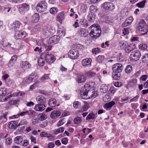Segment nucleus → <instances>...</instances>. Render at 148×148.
<instances>
[{"instance_id":"17","label":"nucleus","mask_w":148,"mask_h":148,"mask_svg":"<svg viewBox=\"0 0 148 148\" xmlns=\"http://www.w3.org/2000/svg\"><path fill=\"white\" fill-rule=\"evenodd\" d=\"M91 62L92 60L90 58H86L82 61V63L84 66L90 67L91 66Z\"/></svg>"},{"instance_id":"52","label":"nucleus","mask_w":148,"mask_h":148,"mask_svg":"<svg viewBox=\"0 0 148 148\" xmlns=\"http://www.w3.org/2000/svg\"><path fill=\"white\" fill-rule=\"evenodd\" d=\"M27 122L26 119H23L22 120L20 123L18 124V126H19L20 125H26L27 124Z\"/></svg>"},{"instance_id":"2","label":"nucleus","mask_w":148,"mask_h":148,"mask_svg":"<svg viewBox=\"0 0 148 148\" xmlns=\"http://www.w3.org/2000/svg\"><path fill=\"white\" fill-rule=\"evenodd\" d=\"M89 29H91L89 35L91 38L96 39L100 36L101 30L99 27L98 24L92 25Z\"/></svg>"},{"instance_id":"25","label":"nucleus","mask_w":148,"mask_h":148,"mask_svg":"<svg viewBox=\"0 0 148 148\" xmlns=\"http://www.w3.org/2000/svg\"><path fill=\"white\" fill-rule=\"evenodd\" d=\"M97 116V113H96L94 114L93 112L90 113L87 116L86 118V120H90V119H94Z\"/></svg>"},{"instance_id":"53","label":"nucleus","mask_w":148,"mask_h":148,"mask_svg":"<svg viewBox=\"0 0 148 148\" xmlns=\"http://www.w3.org/2000/svg\"><path fill=\"white\" fill-rule=\"evenodd\" d=\"M147 47V45L145 44H141L139 46V48L142 50L146 49Z\"/></svg>"},{"instance_id":"38","label":"nucleus","mask_w":148,"mask_h":148,"mask_svg":"<svg viewBox=\"0 0 148 148\" xmlns=\"http://www.w3.org/2000/svg\"><path fill=\"white\" fill-rule=\"evenodd\" d=\"M6 93V90L5 88H0V95H1L3 97L5 96Z\"/></svg>"},{"instance_id":"49","label":"nucleus","mask_w":148,"mask_h":148,"mask_svg":"<svg viewBox=\"0 0 148 148\" xmlns=\"http://www.w3.org/2000/svg\"><path fill=\"white\" fill-rule=\"evenodd\" d=\"M132 67L130 65L127 66L125 69V72L127 73H130L132 71Z\"/></svg>"},{"instance_id":"20","label":"nucleus","mask_w":148,"mask_h":148,"mask_svg":"<svg viewBox=\"0 0 148 148\" xmlns=\"http://www.w3.org/2000/svg\"><path fill=\"white\" fill-rule=\"evenodd\" d=\"M46 106L44 104H38L36 105L34 107L36 110L38 111H42L44 110Z\"/></svg>"},{"instance_id":"7","label":"nucleus","mask_w":148,"mask_h":148,"mask_svg":"<svg viewBox=\"0 0 148 148\" xmlns=\"http://www.w3.org/2000/svg\"><path fill=\"white\" fill-rule=\"evenodd\" d=\"M26 36L25 32L23 31H17L15 32L14 37L16 39H21L25 38Z\"/></svg>"},{"instance_id":"4","label":"nucleus","mask_w":148,"mask_h":148,"mask_svg":"<svg viewBox=\"0 0 148 148\" xmlns=\"http://www.w3.org/2000/svg\"><path fill=\"white\" fill-rule=\"evenodd\" d=\"M47 7V4L46 2L45 1H42L38 3L36 6V9L38 12H41L45 11Z\"/></svg>"},{"instance_id":"54","label":"nucleus","mask_w":148,"mask_h":148,"mask_svg":"<svg viewBox=\"0 0 148 148\" xmlns=\"http://www.w3.org/2000/svg\"><path fill=\"white\" fill-rule=\"evenodd\" d=\"M34 75V73H32L30 75H29L28 79L29 81L31 82H32L33 81L35 77Z\"/></svg>"},{"instance_id":"48","label":"nucleus","mask_w":148,"mask_h":148,"mask_svg":"<svg viewBox=\"0 0 148 148\" xmlns=\"http://www.w3.org/2000/svg\"><path fill=\"white\" fill-rule=\"evenodd\" d=\"M11 8L9 7H0V10L3 11L5 12H8L10 11Z\"/></svg>"},{"instance_id":"19","label":"nucleus","mask_w":148,"mask_h":148,"mask_svg":"<svg viewBox=\"0 0 148 148\" xmlns=\"http://www.w3.org/2000/svg\"><path fill=\"white\" fill-rule=\"evenodd\" d=\"M85 75H81L78 76L77 77L76 81L78 83H83L84 82L86 78Z\"/></svg>"},{"instance_id":"58","label":"nucleus","mask_w":148,"mask_h":148,"mask_svg":"<svg viewBox=\"0 0 148 148\" xmlns=\"http://www.w3.org/2000/svg\"><path fill=\"white\" fill-rule=\"evenodd\" d=\"M18 102V100H12L9 101L8 103L10 105L16 104Z\"/></svg>"},{"instance_id":"55","label":"nucleus","mask_w":148,"mask_h":148,"mask_svg":"<svg viewBox=\"0 0 148 148\" xmlns=\"http://www.w3.org/2000/svg\"><path fill=\"white\" fill-rule=\"evenodd\" d=\"M100 50L98 48H94L92 49V53H93L96 54L97 53H99Z\"/></svg>"},{"instance_id":"30","label":"nucleus","mask_w":148,"mask_h":148,"mask_svg":"<svg viewBox=\"0 0 148 148\" xmlns=\"http://www.w3.org/2000/svg\"><path fill=\"white\" fill-rule=\"evenodd\" d=\"M20 23L19 21H16L14 22L12 25V28L15 29L16 28H18L20 25Z\"/></svg>"},{"instance_id":"36","label":"nucleus","mask_w":148,"mask_h":148,"mask_svg":"<svg viewBox=\"0 0 148 148\" xmlns=\"http://www.w3.org/2000/svg\"><path fill=\"white\" fill-rule=\"evenodd\" d=\"M89 10L91 12V13H94L97 11L98 9L96 6L92 5L90 6Z\"/></svg>"},{"instance_id":"14","label":"nucleus","mask_w":148,"mask_h":148,"mask_svg":"<svg viewBox=\"0 0 148 148\" xmlns=\"http://www.w3.org/2000/svg\"><path fill=\"white\" fill-rule=\"evenodd\" d=\"M53 30L49 27H45L43 29V33L45 36H48L52 34Z\"/></svg>"},{"instance_id":"42","label":"nucleus","mask_w":148,"mask_h":148,"mask_svg":"<svg viewBox=\"0 0 148 148\" xmlns=\"http://www.w3.org/2000/svg\"><path fill=\"white\" fill-rule=\"evenodd\" d=\"M32 17L34 22L36 23L37 22L39 19V16L38 14L35 13L32 16Z\"/></svg>"},{"instance_id":"29","label":"nucleus","mask_w":148,"mask_h":148,"mask_svg":"<svg viewBox=\"0 0 148 148\" xmlns=\"http://www.w3.org/2000/svg\"><path fill=\"white\" fill-rule=\"evenodd\" d=\"M50 44H47L44 45V47L45 48V54H46L47 53H49L48 52V51H50L51 50L52 48L51 45H49Z\"/></svg>"},{"instance_id":"24","label":"nucleus","mask_w":148,"mask_h":148,"mask_svg":"<svg viewBox=\"0 0 148 148\" xmlns=\"http://www.w3.org/2000/svg\"><path fill=\"white\" fill-rule=\"evenodd\" d=\"M65 12H60L58 15L57 19L59 22L64 19L65 18Z\"/></svg>"},{"instance_id":"33","label":"nucleus","mask_w":148,"mask_h":148,"mask_svg":"<svg viewBox=\"0 0 148 148\" xmlns=\"http://www.w3.org/2000/svg\"><path fill=\"white\" fill-rule=\"evenodd\" d=\"M48 104L49 106L53 107L56 106V100L54 99H51L49 101Z\"/></svg>"},{"instance_id":"63","label":"nucleus","mask_w":148,"mask_h":148,"mask_svg":"<svg viewBox=\"0 0 148 148\" xmlns=\"http://www.w3.org/2000/svg\"><path fill=\"white\" fill-rule=\"evenodd\" d=\"M6 115L3 114L0 117V119L1 120H3V121L4 122H5L6 121Z\"/></svg>"},{"instance_id":"62","label":"nucleus","mask_w":148,"mask_h":148,"mask_svg":"<svg viewBox=\"0 0 148 148\" xmlns=\"http://www.w3.org/2000/svg\"><path fill=\"white\" fill-rule=\"evenodd\" d=\"M131 23L130 22L126 20L125 22L122 25L123 26H127L131 24Z\"/></svg>"},{"instance_id":"61","label":"nucleus","mask_w":148,"mask_h":148,"mask_svg":"<svg viewBox=\"0 0 148 148\" xmlns=\"http://www.w3.org/2000/svg\"><path fill=\"white\" fill-rule=\"evenodd\" d=\"M114 74H113L112 76L113 78L116 80H118L120 79V75L118 74H115L113 76Z\"/></svg>"},{"instance_id":"28","label":"nucleus","mask_w":148,"mask_h":148,"mask_svg":"<svg viewBox=\"0 0 148 148\" xmlns=\"http://www.w3.org/2000/svg\"><path fill=\"white\" fill-rule=\"evenodd\" d=\"M95 13H90L88 15V20L90 22L93 21L95 20Z\"/></svg>"},{"instance_id":"56","label":"nucleus","mask_w":148,"mask_h":148,"mask_svg":"<svg viewBox=\"0 0 148 148\" xmlns=\"http://www.w3.org/2000/svg\"><path fill=\"white\" fill-rule=\"evenodd\" d=\"M12 139L10 138H7L5 141V143L7 145H9L12 142Z\"/></svg>"},{"instance_id":"40","label":"nucleus","mask_w":148,"mask_h":148,"mask_svg":"<svg viewBox=\"0 0 148 148\" xmlns=\"http://www.w3.org/2000/svg\"><path fill=\"white\" fill-rule=\"evenodd\" d=\"M39 65L40 66H42L44 65L45 63V60L43 58L41 57L39 58L38 60Z\"/></svg>"},{"instance_id":"51","label":"nucleus","mask_w":148,"mask_h":148,"mask_svg":"<svg viewBox=\"0 0 148 148\" xmlns=\"http://www.w3.org/2000/svg\"><path fill=\"white\" fill-rule=\"evenodd\" d=\"M24 95V93H23L21 92H19L17 93H14L12 95V96L14 97H23Z\"/></svg>"},{"instance_id":"44","label":"nucleus","mask_w":148,"mask_h":148,"mask_svg":"<svg viewBox=\"0 0 148 148\" xmlns=\"http://www.w3.org/2000/svg\"><path fill=\"white\" fill-rule=\"evenodd\" d=\"M82 121V118L80 117H77L75 118L74 120V123L76 124L80 123Z\"/></svg>"},{"instance_id":"32","label":"nucleus","mask_w":148,"mask_h":148,"mask_svg":"<svg viewBox=\"0 0 148 148\" xmlns=\"http://www.w3.org/2000/svg\"><path fill=\"white\" fill-rule=\"evenodd\" d=\"M88 9V7L86 4H83L80 6V10L82 13L86 12Z\"/></svg>"},{"instance_id":"57","label":"nucleus","mask_w":148,"mask_h":148,"mask_svg":"<svg viewBox=\"0 0 148 148\" xmlns=\"http://www.w3.org/2000/svg\"><path fill=\"white\" fill-rule=\"evenodd\" d=\"M26 112L27 114L29 116L34 115L35 113V111L32 110L26 111Z\"/></svg>"},{"instance_id":"23","label":"nucleus","mask_w":148,"mask_h":148,"mask_svg":"<svg viewBox=\"0 0 148 148\" xmlns=\"http://www.w3.org/2000/svg\"><path fill=\"white\" fill-rule=\"evenodd\" d=\"M17 124V123L16 121H12L8 123V127L10 129H15Z\"/></svg>"},{"instance_id":"12","label":"nucleus","mask_w":148,"mask_h":148,"mask_svg":"<svg viewBox=\"0 0 148 148\" xmlns=\"http://www.w3.org/2000/svg\"><path fill=\"white\" fill-rule=\"evenodd\" d=\"M102 7L105 9L110 11L113 10L115 8V5L112 3L105 2L102 5Z\"/></svg>"},{"instance_id":"11","label":"nucleus","mask_w":148,"mask_h":148,"mask_svg":"<svg viewBox=\"0 0 148 148\" xmlns=\"http://www.w3.org/2000/svg\"><path fill=\"white\" fill-rule=\"evenodd\" d=\"M29 6L27 4L24 3L20 5L19 8V11L21 14H23L29 9Z\"/></svg>"},{"instance_id":"35","label":"nucleus","mask_w":148,"mask_h":148,"mask_svg":"<svg viewBox=\"0 0 148 148\" xmlns=\"http://www.w3.org/2000/svg\"><path fill=\"white\" fill-rule=\"evenodd\" d=\"M115 102L113 101H111L108 103L105 104L104 107L107 109L110 108L115 104Z\"/></svg>"},{"instance_id":"3","label":"nucleus","mask_w":148,"mask_h":148,"mask_svg":"<svg viewBox=\"0 0 148 148\" xmlns=\"http://www.w3.org/2000/svg\"><path fill=\"white\" fill-rule=\"evenodd\" d=\"M138 29L139 31L143 32L142 33V34L144 35L147 34L148 32V27L146 23L144 21L142 20L139 22Z\"/></svg>"},{"instance_id":"59","label":"nucleus","mask_w":148,"mask_h":148,"mask_svg":"<svg viewBox=\"0 0 148 148\" xmlns=\"http://www.w3.org/2000/svg\"><path fill=\"white\" fill-rule=\"evenodd\" d=\"M139 95H137L133 98L131 99L130 100V102H131L133 101L136 102L137 101L139 97Z\"/></svg>"},{"instance_id":"46","label":"nucleus","mask_w":148,"mask_h":148,"mask_svg":"<svg viewBox=\"0 0 148 148\" xmlns=\"http://www.w3.org/2000/svg\"><path fill=\"white\" fill-rule=\"evenodd\" d=\"M119 45L121 48L124 49L125 50V48L127 45L126 42L124 41H121L119 43Z\"/></svg>"},{"instance_id":"41","label":"nucleus","mask_w":148,"mask_h":148,"mask_svg":"<svg viewBox=\"0 0 148 148\" xmlns=\"http://www.w3.org/2000/svg\"><path fill=\"white\" fill-rule=\"evenodd\" d=\"M38 117L40 120L43 121L47 118V116L45 113H42L39 115Z\"/></svg>"},{"instance_id":"13","label":"nucleus","mask_w":148,"mask_h":148,"mask_svg":"<svg viewBox=\"0 0 148 148\" xmlns=\"http://www.w3.org/2000/svg\"><path fill=\"white\" fill-rule=\"evenodd\" d=\"M123 68L122 65L121 64L117 63L113 66L112 69L114 72L118 73L121 72Z\"/></svg>"},{"instance_id":"26","label":"nucleus","mask_w":148,"mask_h":148,"mask_svg":"<svg viewBox=\"0 0 148 148\" xmlns=\"http://www.w3.org/2000/svg\"><path fill=\"white\" fill-rule=\"evenodd\" d=\"M108 90V86L105 84L101 85L100 87V91L101 92L104 93Z\"/></svg>"},{"instance_id":"9","label":"nucleus","mask_w":148,"mask_h":148,"mask_svg":"<svg viewBox=\"0 0 148 148\" xmlns=\"http://www.w3.org/2000/svg\"><path fill=\"white\" fill-rule=\"evenodd\" d=\"M60 39V37L59 36L55 35L49 39L47 43L51 45L55 44L59 42Z\"/></svg>"},{"instance_id":"10","label":"nucleus","mask_w":148,"mask_h":148,"mask_svg":"<svg viewBox=\"0 0 148 148\" xmlns=\"http://www.w3.org/2000/svg\"><path fill=\"white\" fill-rule=\"evenodd\" d=\"M45 55V60L49 64H50L52 63L55 61V58L54 56L51 53H46Z\"/></svg>"},{"instance_id":"64","label":"nucleus","mask_w":148,"mask_h":148,"mask_svg":"<svg viewBox=\"0 0 148 148\" xmlns=\"http://www.w3.org/2000/svg\"><path fill=\"white\" fill-rule=\"evenodd\" d=\"M58 33H59L60 35L62 36H65L66 33V32L64 30H58Z\"/></svg>"},{"instance_id":"1","label":"nucleus","mask_w":148,"mask_h":148,"mask_svg":"<svg viewBox=\"0 0 148 148\" xmlns=\"http://www.w3.org/2000/svg\"><path fill=\"white\" fill-rule=\"evenodd\" d=\"M98 92L95 91L94 87L91 86L89 84H86L84 87L80 90V95L82 97L85 99L88 97H93L95 98L99 95Z\"/></svg>"},{"instance_id":"47","label":"nucleus","mask_w":148,"mask_h":148,"mask_svg":"<svg viewBox=\"0 0 148 148\" xmlns=\"http://www.w3.org/2000/svg\"><path fill=\"white\" fill-rule=\"evenodd\" d=\"M58 10V9L56 8L52 7L50 9V12L52 14H54L57 13Z\"/></svg>"},{"instance_id":"37","label":"nucleus","mask_w":148,"mask_h":148,"mask_svg":"<svg viewBox=\"0 0 148 148\" xmlns=\"http://www.w3.org/2000/svg\"><path fill=\"white\" fill-rule=\"evenodd\" d=\"M145 0H143L137 3L136 5L139 8H143L145 6Z\"/></svg>"},{"instance_id":"21","label":"nucleus","mask_w":148,"mask_h":148,"mask_svg":"<svg viewBox=\"0 0 148 148\" xmlns=\"http://www.w3.org/2000/svg\"><path fill=\"white\" fill-rule=\"evenodd\" d=\"M61 112L58 110H55L53 111L50 115V116L52 119H55L59 117L61 114Z\"/></svg>"},{"instance_id":"22","label":"nucleus","mask_w":148,"mask_h":148,"mask_svg":"<svg viewBox=\"0 0 148 148\" xmlns=\"http://www.w3.org/2000/svg\"><path fill=\"white\" fill-rule=\"evenodd\" d=\"M136 79H133L129 81L127 84V87L131 88H134L136 86Z\"/></svg>"},{"instance_id":"16","label":"nucleus","mask_w":148,"mask_h":148,"mask_svg":"<svg viewBox=\"0 0 148 148\" xmlns=\"http://www.w3.org/2000/svg\"><path fill=\"white\" fill-rule=\"evenodd\" d=\"M22 68L24 70H26L30 68L31 65L29 62L27 61H22L20 64Z\"/></svg>"},{"instance_id":"39","label":"nucleus","mask_w":148,"mask_h":148,"mask_svg":"<svg viewBox=\"0 0 148 148\" xmlns=\"http://www.w3.org/2000/svg\"><path fill=\"white\" fill-rule=\"evenodd\" d=\"M142 62L145 63L148 62V54H145L142 58Z\"/></svg>"},{"instance_id":"27","label":"nucleus","mask_w":148,"mask_h":148,"mask_svg":"<svg viewBox=\"0 0 148 148\" xmlns=\"http://www.w3.org/2000/svg\"><path fill=\"white\" fill-rule=\"evenodd\" d=\"M96 74L95 72L89 71L85 73V75L88 78H91L94 77L96 75Z\"/></svg>"},{"instance_id":"31","label":"nucleus","mask_w":148,"mask_h":148,"mask_svg":"<svg viewBox=\"0 0 148 148\" xmlns=\"http://www.w3.org/2000/svg\"><path fill=\"white\" fill-rule=\"evenodd\" d=\"M78 33L81 36L85 37L87 34L86 30L84 28H81L78 32Z\"/></svg>"},{"instance_id":"34","label":"nucleus","mask_w":148,"mask_h":148,"mask_svg":"<svg viewBox=\"0 0 148 148\" xmlns=\"http://www.w3.org/2000/svg\"><path fill=\"white\" fill-rule=\"evenodd\" d=\"M79 23L83 26L85 27H87L89 25L88 22H86V21L84 19H81Z\"/></svg>"},{"instance_id":"50","label":"nucleus","mask_w":148,"mask_h":148,"mask_svg":"<svg viewBox=\"0 0 148 148\" xmlns=\"http://www.w3.org/2000/svg\"><path fill=\"white\" fill-rule=\"evenodd\" d=\"M74 107L76 109L80 107V103L78 101H75L73 103Z\"/></svg>"},{"instance_id":"5","label":"nucleus","mask_w":148,"mask_h":148,"mask_svg":"<svg viewBox=\"0 0 148 148\" xmlns=\"http://www.w3.org/2000/svg\"><path fill=\"white\" fill-rule=\"evenodd\" d=\"M14 141L17 144L20 145L24 147H26L29 144L28 140L25 139L23 141L22 137L20 136L16 137L14 138Z\"/></svg>"},{"instance_id":"43","label":"nucleus","mask_w":148,"mask_h":148,"mask_svg":"<svg viewBox=\"0 0 148 148\" xmlns=\"http://www.w3.org/2000/svg\"><path fill=\"white\" fill-rule=\"evenodd\" d=\"M104 56L102 55H99L97 58V61L100 63L103 62L104 60Z\"/></svg>"},{"instance_id":"6","label":"nucleus","mask_w":148,"mask_h":148,"mask_svg":"<svg viewBox=\"0 0 148 148\" xmlns=\"http://www.w3.org/2000/svg\"><path fill=\"white\" fill-rule=\"evenodd\" d=\"M141 56L140 51L136 50L132 51L130 56V59L131 61H136L138 60Z\"/></svg>"},{"instance_id":"8","label":"nucleus","mask_w":148,"mask_h":148,"mask_svg":"<svg viewBox=\"0 0 148 148\" xmlns=\"http://www.w3.org/2000/svg\"><path fill=\"white\" fill-rule=\"evenodd\" d=\"M68 55L72 59H76L79 56V52L75 49H71L68 52Z\"/></svg>"},{"instance_id":"18","label":"nucleus","mask_w":148,"mask_h":148,"mask_svg":"<svg viewBox=\"0 0 148 148\" xmlns=\"http://www.w3.org/2000/svg\"><path fill=\"white\" fill-rule=\"evenodd\" d=\"M36 100L38 104H44L46 101L45 97L43 95L38 96L36 98Z\"/></svg>"},{"instance_id":"60","label":"nucleus","mask_w":148,"mask_h":148,"mask_svg":"<svg viewBox=\"0 0 148 148\" xmlns=\"http://www.w3.org/2000/svg\"><path fill=\"white\" fill-rule=\"evenodd\" d=\"M49 74H45L41 78V79L42 80L47 79H49Z\"/></svg>"},{"instance_id":"15","label":"nucleus","mask_w":148,"mask_h":148,"mask_svg":"<svg viewBox=\"0 0 148 148\" xmlns=\"http://www.w3.org/2000/svg\"><path fill=\"white\" fill-rule=\"evenodd\" d=\"M136 48V46L134 43H131L126 45L125 48V51L127 53H129L134 50Z\"/></svg>"},{"instance_id":"45","label":"nucleus","mask_w":148,"mask_h":148,"mask_svg":"<svg viewBox=\"0 0 148 148\" xmlns=\"http://www.w3.org/2000/svg\"><path fill=\"white\" fill-rule=\"evenodd\" d=\"M64 130V128L61 127L59 128L58 129L54 132V134L55 135L57 134L58 133L63 132Z\"/></svg>"}]
</instances>
